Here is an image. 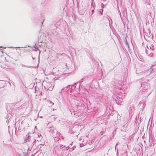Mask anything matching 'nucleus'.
Masks as SVG:
<instances>
[{"label":"nucleus","mask_w":156,"mask_h":156,"mask_svg":"<svg viewBox=\"0 0 156 156\" xmlns=\"http://www.w3.org/2000/svg\"><path fill=\"white\" fill-rule=\"evenodd\" d=\"M48 90L50 91H51L53 90L54 86L52 85L51 84V83H48Z\"/></svg>","instance_id":"f257e3e1"},{"label":"nucleus","mask_w":156,"mask_h":156,"mask_svg":"<svg viewBox=\"0 0 156 156\" xmlns=\"http://www.w3.org/2000/svg\"><path fill=\"white\" fill-rule=\"evenodd\" d=\"M147 48L149 49V48H150V49L151 50H153V49L154 48V46H153L151 44H149L147 45Z\"/></svg>","instance_id":"f03ea898"},{"label":"nucleus","mask_w":156,"mask_h":156,"mask_svg":"<svg viewBox=\"0 0 156 156\" xmlns=\"http://www.w3.org/2000/svg\"><path fill=\"white\" fill-rule=\"evenodd\" d=\"M27 138L26 137L25 138V140H24V142L26 143L27 141Z\"/></svg>","instance_id":"7ed1b4c3"},{"label":"nucleus","mask_w":156,"mask_h":156,"mask_svg":"<svg viewBox=\"0 0 156 156\" xmlns=\"http://www.w3.org/2000/svg\"><path fill=\"white\" fill-rule=\"evenodd\" d=\"M29 136V134H27L26 135V137L27 138V140L28 139Z\"/></svg>","instance_id":"20e7f679"},{"label":"nucleus","mask_w":156,"mask_h":156,"mask_svg":"<svg viewBox=\"0 0 156 156\" xmlns=\"http://www.w3.org/2000/svg\"><path fill=\"white\" fill-rule=\"evenodd\" d=\"M52 105H54V103H52Z\"/></svg>","instance_id":"39448f33"},{"label":"nucleus","mask_w":156,"mask_h":156,"mask_svg":"<svg viewBox=\"0 0 156 156\" xmlns=\"http://www.w3.org/2000/svg\"><path fill=\"white\" fill-rule=\"evenodd\" d=\"M50 103H51L52 102H51H51H50Z\"/></svg>","instance_id":"423d86ee"}]
</instances>
